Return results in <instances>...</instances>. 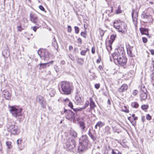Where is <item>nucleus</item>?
Returning <instances> with one entry per match:
<instances>
[{
  "instance_id": "2eb2a0df",
  "label": "nucleus",
  "mask_w": 154,
  "mask_h": 154,
  "mask_svg": "<svg viewBox=\"0 0 154 154\" xmlns=\"http://www.w3.org/2000/svg\"><path fill=\"white\" fill-rule=\"evenodd\" d=\"M128 88V86L126 84H123L118 89L119 92H123L126 91Z\"/></svg>"
},
{
  "instance_id": "cd10ccee",
  "label": "nucleus",
  "mask_w": 154,
  "mask_h": 154,
  "mask_svg": "<svg viewBox=\"0 0 154 154\" xmlns=\"http://www.w3.org/2000/svg\"><path fill=\"white\" fill-rule=\"evenodd\" d=\"M47 64H46L45 63H40L39 64V65H40L39 69H44V68H45L46 67Z\"/></svg>"
},
{
  "instance_id": "412c9836",
  "label": "nucleus",
  "mask_w": 154,
  "mask_h": 154,
  "mask_svg": "<svg viewBox=\"0 0 154 154\" xmlns=\"http://www.w3.org/2000/svg\"><path fill=\"white\" fill-rule=\"evenodd\" d=\"M104 125L105 124L104 122H102L101 121L98 122L95 125V128L96 129H97V126H98L99 128H100L104 126Z\"/></svg>"
},
{
  "instance_id": "7ed1b4c3",
  "label": "nucleus",
  "mask_w": 154,
  "mask_h": 154,
  "mask_svg": "<svg viewBox=\"0 0 154 154\" xmlns=\"http://www.w3.org/2000/svg\"><path fill=\"white\" fill-rule=\"evenodd\" d=\"M75 140L72 138L66 140L64 143V147L69 151L71 150L75 147Z\"/></svg>"
},
{
  "instance_id": "13d9d810",
  "label": "nucleus",
  "mask_w": 154,
  "mask_h": 154,
  "mask_svg": "<svg viewBox=\"0 0 154 154\" xmlns=\"http://www.w3.org/2000/svg\"><path fill=\"white\" fill-rule=\"evenodd\" d=\"M113 7H111L110 9L109 10V12L110 13H112L113 12Z\"/></svg>"
},
{
  "instance_id": "c85d7f7f",
  "label": "nucleus",
  "mask_w": 154,
  "mask_h": 154,
  "mask_svg": "<svg viewBox=\"0 0 154 154\" xmlns=\"http://www.w3.org/2000/svg\"><path fill=\"white\" fill-rule=\"evenodd\" d=\"M141 17L143 18L145 20L148 19L149 18V16L147 15L146 14L144 13L142 14L141 16Z\"/></svg>"
},
{
  "instance_id": "864d4df0",
  "label": "nucleus",
  "mask_w": 154,
  "mask_h": 154,
  "mask_svg": "<svg viewBox=\"0 0 154 154\" xmlns=\"http://www.w3.org/2000/svg\"><path fill=\"white\" fill-rule=\"evenodd\" d=\"M53 62V61H52L50 62H49L45 63L46 64H47L46 66H49L50 64H51L52 65V64Z\"/></svg>"
},
{
  "instance_id": "79ce46f5",
  "label": "nucleus",
  "mask_w": 154,
  "mask_h": 154,
  "mask_svg": "<svg viewBox=\"0 0 154 154\" xmlns=\"http://www.w3.org/2000/svg\"><path fill=\"white\" fill-rule=\"evenodd\" d=\"M38 28V27H37L36 26H34L33 27H31V29H33V30L35 32L36 31L37 29Z\"/></svg>"
},
{
  "instance_id": "ea45409f",
  "label": "nucleus",
  "mask_w": 154,
  "mask_h": 154,
  "mask_svg": "<svg viewBox=\"0 0 154 154\" xmlns=\"http://www.w3.org/2000/svg\"><path fill=\"white\" fill-rule=\"evenodd\" d=\"M75 29V33L76 34H78L79 33V28L78 27L75 26L74 27Z\"/></svg>"
},
{
  "instance_id": "3c124183",
  "label": "nucleus",
  "mask_w": 154,
  "mask_h": 154,
  "mask_svg": "<svg viewBox=\"0 0 154 154\" xmlns=\"http://www.w3.org/2000/svg\"><path fill=\"white\" fill-rule=\"evenodd\" d=\"M95 48L94 47H92L91 49V52L93 54H94L95 53Z\"/></svg>"
},
{
  "instance_id": "6ab92c4d",
  "label": "nucleus",
  "mask_w": 154,
  "mask_h": 154,
  "mask_svg": "<svg viewBox=\"0 0 154 154\" xmlns=\"http://www.w3.org/2000/svg\"><path fill=\"white\" fill-rule=\"evenodd\" d=\"M79 125L80 128L82 132H83L85 130L86 127L85 126V123L83 121H80L79 123Z\"/></svg>"
},
{
  "instance_id": "052dcab7",
  "label": "nucleus",
  "mask_w": 154,
  "mask_h": 154,
  "mask_svg": "<svg viewBox=\"0 0 154 154\" xmlns=\"http://www.w3.org/2000/svg\"><path fill=\"white\" fill-rule=\"evenodd\" d=\"M73 109V110H74V111L75 112H77L78 111V108H73L72 109Z\"/></svg>"
},
{
  "instance_id": "8fccbe9b",
  "label": "nucleus",
  "mask_w": 154,
  "mask_h": 154,
  "mask_svg": "<svg viewBox=\"0 0 154 154\" xmlns=\"http://www.w3.org/2000/svg\"><path fill=\"white\" fill-rule=\"evenodd\" d=\"M77 41H78V42L80 44H81L82 43V39L80 38H79L77 39Z\"/></svg>"
},
{
  "instance_id": "0eeeda50",
  "label": "nucleus",
  "mask_w": 154,
  "mask_h": 154,
  "mask_svg": "<svg viewBox=\"0 0 154 154\" xmlns=\"http://www.w3.org/2000/svg\"><path fill=\"white\" fill-rule=\"evenodd\" d=\"M37 53L41 58H48L49 57L48 51L43 49H39Z\"/></svg>"
},
{
  "instance_id": "20e7f679",
  "label": "nucleus",
  "mask_w": 154,
  "mask_h": 154,
  "mask_svg": "<svg viewBox=\"0 0 154 154\" xmlns=\"http://www.w3.org/2000/svg\"><path fill=\"white\" fill-rule=\"evenodd\" d=\"M80 140L81 145L79 147V149H80L82 151L86 149L89 142L88 136L86 135H83Z\"/></svg>"
},
{
  "instance_id": "0e129e2a",
  "label": "nucleus",
  "mask_w": 154,
  "mask_h": 154,
  "mask_svg": "<svg viewBox=\"0 0 154 154\" xmlns=\"http://www.w3.org/2000/svg\"><path fill=\"white\" fill-rule=\"evenodd\" d=\"M83 109V107L82 108H78V111H80L82 109Z\"/></svg>"
},
{
  "instance_id": "bf43d9fd",
  "label": "nucleus",
  "mask_w": 154,
  "mask_h": 154,
  "mask_svg": "<svg viewBox=\"0 0 154 154\" xmlns=\"http://www.w3.org/2000/svg\"><path fill=\"white\" fill-rule=\"evenodd\" d=\"M101 61V58H98L97 60V63H100Z\"/></svg>"
},
{
  "instance_id": "37998d69",
  "label": "nucleus",
  "mask_w": 154,
  "mask_h": 154,
  "mask_svg": "<svg viewBox=\"0 0 154 154\" xmlns=\"http://www.w3.org/2000/svg\"><path fill=\"white\" fill-rule=\"evenodd\" d=\"M146 119L148 120H150L151 119V116L149 114H147L146 116Z\"/></svg>"
},
{
  "instance_id": "39448f33",
  "label": "nucleus",
  "mask_w": 154,
  "mask_h": 154,
  "mask_svg": "<svg viewBox=\"0 0 154 154\" xmlns=\"http://www.w3.org/2000/svg\"><path fill=\"white\" fill-rule=\"evenodd\" d=\"M22 110V109H18L13 106H11V109H10V111L12 115L15 117L21 115V113Z\"/></svg>"
},
{
  "instance_id": "4be33fe9",
  "label": "nucleus",
  "mask_w": 154,
  "mask_h": 154,
  "mask_svg": "<svg viewBox=\"0 0 154 154\" xmlns=\"http://www.w3.org/2000/svg\"><path fill=\"white\" fill-rule=\"evenodd\" d=\"M56 93L55 90L54 88H51L49 90V94L51 97H54Z\"/></svg>"
},
{
  "instance_id": "e2e57ef3",
  "label": "nucleus",
  "mask_w": 154,
  "mask_h": 154,
  "mask_svg": "<svg viewBox=\"0 0 154 154\" xmlns=\"http://www.w3.org/2000/svg\"><path fill=\"white\" fill-rule=\"evenodd\" d=\"M151 53L152 55H154V50H152L151 51Z\"/></svg>"
},
{
  "instance_id": "c756f323",
  "label": "nucleus",
  "mask_w": 154,
  "mask_h": 154,
  "mask_svg": "<svg viewBox=\"0 0 154 154\" xmlns=\"http://www.w3.org/2000/svg\"><path fill=\"white\" fill-rule=\"evenodd\" d=\"M112 43L108 42V45L106 47L108 51H110L112 49Z\"/></svg>"
},
{
  "instance_id": "ddd939ff",
  "label": "nucleus",
  "mask_w": 154,
  "mask_h": 154,
  "mask_svg": "<svg viewBox=\"0 0 154 154\" xmlns=\"http://www.w3.org/2000/svg\"><path fill=\"white\" fill-rule=\"evenodd\" d=\"M132 17L133 23L135 26H137V15L136 13L134 15V11H133L131 14Z\"/></svg>"
},
{
  "instance_id": "9d476101",
  "label": "nucleus",
  "mask_w": 154,
  "mask_h": 154,
  "mask_svg": "<svg viewBox=\"0 0 154 154\" xmlns=\"http://www.w3.org/2000/svg\"><path fill=\"white\" fill-rule=\"evenodd\" d=\"M114 62H117L121 66H123L125 65L127 62V58H113Z\"/></svg>"
},
{
  "instance_id": "dca6fc26",
  "label": "nucleus",
  "mask_w": 154,
  "mask_h": 154,
  "mask_svg": "<svg viewBox=\"0 0 154 154\" xmlns=\"http://www.w3.org/2000/svg\"><path fill=\"white\" fill-rule=\"evenodd\" d=\"M118 53L119 54H116L115 53H114L113 54V57H115L116 56V54L117 55L116 56L117 57H119L120 56V57L119 58H121L120 56V54H123V53H124L123 49L122 48H119L118 49Z\"/></svg>"
},
{
  "instance_id": "72a5a7b5",
  "label": "nucleus",
  "mask_w": 154,
  "mask_h": 154,
  "mask_svg": "<svg viewBox=\"0 0 154 154\" xmlns=\"http://www.w3.org/2000/svg\"><path fill=\"white\" fill-rule=\"evenodd\" d=\"M87 34L85 32H82L81 33V36L85 38H86V35Z\"/></svg>"
},
{
  "instance_id": "6e6d98bb",
  "label": "nucleus",
  "mask_w": 154,
  "mask_h": 154,
  "mask_svg": "<svg viewBox=\"0 0 154 154\" xmlns=\"http://www.w3.org/2000/svg\"><path fill=\"white\" fill-rule=\"evenodd\" d=\"M104 31L103 30H102L101 31H100V35L101 37H102L103 36V35H104Z\"/></svg>"
},
{
  "instance_id": "774afa93",
  "label": "nucleus",
  "mask_w": 154,
  "mask_h": 154,
  "mask_svg": "<svg viewBox=\"0 0 154 154\" xmlns=\"http://www.w3.org/2000/svg\"><path fill=\"white\" fill-rule=\"evenodd\" d=\"M134 119V120L136 121L138 119V118L137 117H135L134 118H133Z\"/></svg>"
},
{
  "instance_id": "69168bd1",
  "label": "nucleus",
  "mask_w": 154,
  "mask_h": 154,
  "mask_svg": "<svg viewBox=\"0 0 154 154\" xmlns=\"http://www.w3.org/2000/svg\"><path fill=\"white\" fill-rule=\"evenodd\" d=\"M107 103L109 105H110L111 104V101H110V100L109 99H108V100Z\"/></svg>"
},
{
  "instance_id": "338daca9",
  "label": "nucleus",
  "mask_w": 154,
  "mask_h": 154,
  "mask_svg": "<svg viewBox=\"0 0 154 154\" xmlns=\"http://www.w3.org/2000/svg\"><path fill=\"white\" fill-rule=\"evenodd\" d=\"M73 49V47L72 46H69V50H72Z\"/></svg>"
},
{
  "instance_id": "393cba45",
  "label": "nucleus",
  "mask_w": 154,
  "mask_h": 154,
  "mask_svg": "<svg viewBox=\"0 0 154 154\" xmlns=\"http://www.w3.org/2000/svg\"><path fill=\"white\" fill-rule=\"evenodd\" d=\"M112 154H122V153L116 149H112Z\"/></svg>"
},
{
  "instance_id": "4c0bfd02",
  "label": "nucleus",
  "mask_w": 154,
  "mask_h": 154,
  "mask_svg": "<svg viewBox=\"0 0 154 154\" xmlns=\"http://www.w3.org/2000/svg\"><path fill=\"white\" fill-rule=\"evenodd\" d=\"M141 108L143 110H146L148 108V106L147 105H143L141 106Z\"/></svg>"
},
{
  "instance_id": "7c9ffc66",
  "label": "nucleus",
  "mask_w": 154,
  "mask_h": 154,
  "mask_svg": "<svg viewBox=\"0 0 154 154\" xmlns=\"http://www.w3.org/2000/svg\"><path fill=\"white\" fill-rule=\"evenodd\" d=\"M77 61L78 63L80 64H82L83 63L84 61L82 58H78Z\"/></svg>"
},
{
  "instance_id": "5fc2aeb1",
  "label": "nucleus",
  "mask_w": 154,
  "mask_h": 154,
  "mask_svg": "<svg viewBox=\"0 0 154 154\" xmlns=\"http://www.w3.org/2000/svg\"><path fill=\"white\" fill-rule=\"evenodd\" d=\"M72 30L71 27L70 26H68V31L69 32H70Z\"/></svg>"
},
{
  "instance_id": "58836bf2",
  "label": "nucleus",
  "mask_w": 154,
  "mask_h": 154,
  "mask_svg": "<svg viewBox=\"0 0 154 154\" xmlns=\"http://www.w3.org/2000/svg\"><path fill=\"white\" fill-rule=\"evenodd\" d=\"M75 99L77 102L78 103H79L81 100V97L78 96H76L75 98Z\"/></svg>"
},
{
  "instance_id": "6e6552de",
  "label": "nucleus",
  "mask_w": 154,
  "mask_h": 154,
  "mask_svg": "<svg viewBox=\"0 0 154 154\" xmlns=\"http://www.w3.org/2000/svg\"><path fill=\"white\" fill-rule=\"evenodd\" d=\"M8 131L13 134H17L19 133V130L17 127L14 125H11L8 128Z\"/></svg>"
},
{
  "instance_id": "4d7b16f0",
  "label": "nucleus",
  "mask_w": 154,
  "mask_h": 154,
  "mask_svg": "<svg viewBox=\"0 0 154 154\" xmlns=\"http://www.w3.org/2000/svg\"><path fill=\"white\" fill-rule=\"evenodd\" d=\"M22 140L19 139L17 140V142L18 145L20 144L21 143Z\"/></svg>"
},
{
  "instance_id": "603ef678",
  "label": "nucleus",
  "mask_w": 154,
  "mask_h": 154,
  "mask_svg": "<svg viewBox=\"0 0 154 154\" xmlns=\"http://www.w3.org/2000/svg\"><path fill=\"white\" fill-rule=\"evenodd\" d=\"M39 8L42 11H44L45 10L44 7L41 5H40L39 6Z\"/></svg>"
},
{
  "instance_id": "5701e85b",
  "label": "nucleus",
  "mask_w": 154,
  "mask_h": 154,
  "mask_svg": "<svg viewBox=\"0 0 154 154\" xmlns=\"http://www.w3.org/2000/svg\"><path fill=\"white\" fill-rule=\"evenodd\" d=\"M52 45L54 46V47L56 48V49H57L58 47V45L56 42V39L55 37H54L52 40Z\"/></svg>"
},
{
  "instance_id": "c9c22d12",
  "label": "nucleus",
  "mask_w": 154,
  "mask_h": 154,
  "mask_svg": "<svg viewBox=\"0 0 154 154\" xmlns=\"http://www.w3.org/2000/svg\"><path fill=\"white\" fill-rule=\"evenodd\" d=\"M89 104V103L88 101V100L86 101L85 102V104L84 106L83 107V109H85L87 106H88Z\"/></svg>"
},
{
  "instance_id": "1a4fd4ad",
  "label": "nucleus",
  "mask_w": 154,
  "mask_h": 154,
  "mask_svg": "<svg viewBox=\"0 0 154 154\" xmlns=\"http://www.w3.org/2000/svg\"><path fill=\"white\" fill-rule=\"evenodd\" d=\"M141 91L140 95V98L141 100H145L147 97V90L144 87L141 88Z\"/></svg>"
},
{
  "instance_id": "f3484780",
  "label": "nucleus",
  "mask_w": 154,
  "mask_h": 154,
  "mask_svg": "<svg viewBox=\"0 0 154 154\" xmlns=\"http://www.w3.org/2000/svg\"><path fill=\"white\" fill-rule=\"evenodd\" d=\"M89 100L90 101V103L89 104L90 109L92 110L94 109V108L96 106V105L94 101L90 97L89 98Z\"/></svg>"
},
{
  "instance_id": "f03ea898",
  "label": "nucleus",
  "mask_w": 154,
  "mask_h": 154,
  "mask_svg": "<svg viewBox=\"0 0 154 154\" xmlns=\"http://www.w3.org/2000/svg\"><path fill=\"white\" fill-rule=\"evenodd\" d=\"M114 27L118 30L119 32L124 33L127 31V25L124 22H121L120 21L116 20L113 23Z\"/></svg>"
},
{
  "instance_id": "2f4dec72",
  "label": "nucleus",
  "mask_w": 154,
  "mask_h": 154,
  "mask_svg": "<svg viewBox=\"0 0 154 154\" xmlns=\"http://www.w3.org/2000/svg\"><path fill=\"white\" fill-rule=\"evenodd\" d=\"M127 48V51L128 54L129 55V56L130 57H132V54L131 52V50L128 48Z\"/></svg>"
},
{
  "instance_id": "09e8293b",
  "label": "nucleus",
  "mask_w": 154,
  "mask_h": 154,
  "mask_svg": "<svg viewBox=\"0 0 154 154\" xmlns=\"http://www.w3.org/2000/svg\"><path fill=\"white\" fill-rule=\"evenodd\" d=\"M68 105L72 109L73 108V104L72 102H69Z\"/></svg>"
},
{
  "instance_id": "473e14b6",
  "label": "nucleus",
  "mask_w": 154,
  "mask_h": 154,
  "mask_svg": "<svg viewBox=\"0 0 154 154\" xmlns=\"http://www.w3.org/2000/svg\"><path fill=\"white\" fill-rule=\"evenodd\" d=\"M122 12V11L120 9V6L119 5L118 7V9L116 10V14H119Z\"/></svg>"
},
{
  "instance_id": "49530a36",
  "label": "nucleus",
  "mask_w": 154,
  "mask_h": 154,
  "mask_svg": "<svg viewBox=\"0 0 154 154\" xmlns=\"http://www.w3.org/2000/svg\"><path fill=\"white\" fill-rule=\"evenodd\" d=\"M95 88L97 89H98L100 87V84H96L94 85Z\"/></svg>"
},
{
  "instance_id": "c03bdc74",
  "label": "nucleus",
  "mask_w": 154,
  "mask_h": 154,
  "mask_svg": "<svg viewBox=\"0 0 154 154\" xmlns=\"http://www.w3.org/2000/svg\"><path fill=\"white\" fill-rule=\"evenodd\" d=\"M87 52V51L83 50L81 52L80 54L82 55H85L86 53Z\"/></svg>"
},
{
  "instance_id": "a19ab883",
  "label": "nucleus",
  "mask_w": 154,
  "mask_h": 154,
  "mask_svg": "<svg viewBox=\"0 0 154 154\" xmlns=\"http://www.w3.org/2000/svg\"><path fill=\"white\" fill-rule=\"evenodd\" d=\"M133 118H132V119H131V120H130V121L133 125L135 126L136 124V122L135 121L134 122L133 121Z\"/></svg>"
},
{
  "instance_id": "e433bc0d",
  "label": "nucleus",
  "mask_w": 154,
  "mask_h": 154,
  "mask_svg": "<svg viewBox=\"0 0 154 154\" xmlns=\"http://www.w3.org/2000/svg\"><path fill=\"white\" fill-rule=\"evenodd\" d=\"M17 31L20 32H21L23 29L22 28V27L20 25L17 26Z\"/></svg>"
},
{
  "instance_id": "de8ad7c7",
  "label": "nucleus",
  "mask_w": 154,
  "mask_h": 154,
  "mask_svg": "<svg viewBox=\"0 0 154 154\" xmlns=\"http://www.w3.org/2000/svg\"><path fill=\"white\" fill-rule=\"evenodd\" d=\"M142 40L143 43H146L147 42V39L145 37L142 38Z\"/></svg>"
},
{
  "instance_id": "9b49d317",
  "label": "nucleus",
  "mask_w": 154,
  "mask_h": 154,
  "mask_svg": "<svg viewBox=\"0 0 154 154\" xmlns=\"http://www.w3.org/2000/svg\"><path fill=\"white\" fill-rule=\"evenodd\" d=\"M30 20L33 23L36 24L37 20V15L31 13L30 14Z\"/></svg>"
},
{
  "instance_id": "423d86ee",
  "label": "nucleus",
  "mask_w": 154,
  "mask_h": 154,
  "mask_svg": "<svg viewBox=\"0 0 154 154\" xmlns=\"http://www.w3.org/2000/svg\"><path fill=\"white\" fill-rule=\"evenodd\" d=\"M36 101L39 103L43 108H45L46 103L43 97L40 95L37 96L36 98Z\"/></svg>"
},
{
  "instance_id": "aec40b11",
  "label": "nucleus",
  "mask_w": 154,
  "mask_h": 154,
  "mask_svg": "<svg viewBox=\"0 0 154 154\" xmlns=\"http://www.w3.org/2000/svg\"><path fill=\"white\" fill-rule=\"evenodd\" d=\"M116 34H113L110 36V39L109 41V42H110V43H113L116 38Z\"/></svg>"
},
{
  "instance_id": "bb28decb",
  "label": "nucleus",
  "mask_w": 154,
  "mask_h": 154,
  "mask_svg": "<svg viewBox=\"0 0 154 154\" xmlns=\"http://www.w3.org/2000/svg\"><path fill=\"white\" fill-rule=\"evenodd\" d=\"M131 106L136 108H137L139 106V104L137 102H133L131 103Z\"/></svg>"
},
{
  "instance_id": "f704fd0d",
  "label": "nucleus",
  "mask_w": 154,
  "mask_h": 154,
  "mask_svg": "<svg viewBox=\"0 0 154 154\" xmlns=\"http://www.w3.org/2000/svg\"><path fill=\"white\" fill-rule=\"evenodd\" d=\"M6 145L8 147V149H10L11 147V143L10 141H8L6 143Z\"/></svg>"
},
{
  "instance_id": "b1692460",
  "label": "nucleus",
  "mask_w": 154,
  "mask_h": 154,
  "mask_svg": "<svg viewBox=\"0 0 154 154\" xmlns=\"http://www.w3.org/2000/svg\"><path fill=\"white\" fill-rule=\"evenodd\" d=\"M88 135L91 137L93 141H95L97 138V137L94 136L91 133L90 130V129L88 131Z\"/></svg>"
},
{
  "instance_id": "4468645a",
  "label": "nucleus",
  "mask_w": 154,
  "mask_h": 154,
  "mask_svg": "<svg viewBox=\"0 0 154 154\" xmlns=\"http://www.w3.org/2000/svg\"><path fill=\"white\" fill-rule=\"evenodd\" d=\"M4 97L7 100H9L11 99V94L7 90H5L3 92Z\"/></svg>"
},
{
  "instance_id": "f8f14e48",
  "label": "nucleus",
  "mask_w": 154,
  "mask_h": 154,
  "mask_svg": "<svg viewBox=\"0 0 154 154\" xmlns=\"http://www.w3.org/2000/svg\"><path fill=\"white\" fill-rule=\"evenodd\" d=\"M67 112V115L66 116V118L67 119H70V118H72L73 116H74V115H75V113H74L72 111H70V110L68 111L67 110L65 109L64 110V112Z\"/></svg>"
},
{
  "instance_id": "a18cd8bd",
  "label": "nucleus",
  "mask_w": 154,
  "mask_h": 154,
  "mask_svg": "<svg viewBox=\"0 0 154 154\" xmlns=\"http://www.w3.org/2000/svg\"><path fill=\"white\" fill-rule=\"evenodd\" d=\"M138 93V91L137 90H134L133 91V94L134 96H136Z\"/></svg>"
},
{
  "instance_id": "a878e982",
  "label": "nucleus",
  "mask_w": 154,
  "mask_h": 154,
  "mask_svg": "<svg viewBox=\"0 0 154 154\" xmlns=\"http://www.w3.org/2000/svg\"><path fill=\"white\" fill-rule=\"evenodd\" d=\"M70 134L72 136L75 137H76L77 135L76 132L73 130L71 131Z\"/></svg>"
},
{
  "instance_id": "680f3d73",
  "label": "nucleus",
  "mask_w": 154,
  "mask_h": 154,
  "mask_svg": "<svg viewBox=\"0 0 154 154\" xmlns=\"http://www.w3.org/2000/svg\"><path fill=\"white\" fill-rule=\"evenodd\" d=\"M64 101L66 102H68L69 101V99L68 98H66L64 100Z\"/></svg>"
},
{
  "instance_id": "f257e3e1",
  "label": "nucleus",
  "mask_w": 154,
  "mask_h": 154,
  "mask_svg": "<svg viewBox=\"0 0 154 154\" xmlns=\"http://www.w3.org/2000/svg\"><path fill=\"white\" fill-rule=\"evenodd\" d=\"M61 86V94L67 95L70 94L71 93L73 88L72 84L70 83L67 82H63Z\"/></svg>"
},
{
  "instance_id": "a211bd4d",
  "label": "nucleus",
  "mask_w": 154,
  "mask_h": 154,
  "mask_svg": "<svg viewBox=\"0 0 154 154\" xmlns=\"http://www.w3.org/2000/svg\"><path fill=\"white\" fill-rule=\"evenodd\" d=\"M140 30L142 34H145L146 35H148L149 34L148 29H147L140 28Z\"/></svg>"
}]
</instances>
